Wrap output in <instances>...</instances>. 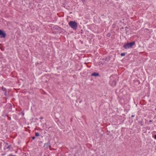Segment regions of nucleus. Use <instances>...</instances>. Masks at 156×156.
<instances>
[{
	"label": "nucleus",
	"instance_id": "4",
	"mask_svg": "<svg viewBox=\"0 0 156 156\" xmlns=\"http://www.w3.org/2000/svg\"><path fill=\"white\" fill-rule=\"evenodd\" d=\"M110 84L113 87L115 86L116 85V79H115L113 80H111L110 81Z\"/></svg>",
	"mask_w": 156,
	"mask_h": 156
},
{
	"label": "nucleus",
	"instance_id": "9",
	"mask_svg": "<svg viewBox=\"0 0 156 156\" xmlns=\"http://www.w3.org/2000/svg\"><path fill=\"white\" fill-rule=\"evenodd\" d=\"M110 59V57H107L105 58V60L106 61H108Z\"/></svg>",
	"mask_w": 156,
	"mask_h": 156
},
{
	"label": "nucleus",
	"instance_id": "24",
	"mask_svg": "<svg viewBox=\"0 0 156 156\" xmlns=\"http://www.w3.org/2000/svg\"><path fill=\"white\" fill-rule=\"evenodd\" d=\"M8 119H9V120H11V117H9V118H8Z\"/></svg>",
	"mask_w": 156,
	"mask_h": 156
},
{
	"label": "nucleus",
	"instance_id": "15",
	"mask_svg": "<svg viewBox=\"0 0 156 156\" xmlns=\"http://www.w3.org/2000/svg\"><path fill=\"white\" fill-rule=\"evenodd\" d=\"M111 36V34L110 33H108L107 34V36L108 37H109Z\"/></svg>",
	"mask_w": 156,
	"mask_h": 156
},
{
	"label": "nucleus",
	"instance_id": "11",
	"mask_svg": "<svg viewBox=\"0 0 156 156\" xmlns=\"http://www.w3.org/2000/svg\"><path fill=\"white\" fill-rule=\"evenodd\" d=\"M35 134L36 136H39V133L38 132H36Z\"/></svg>",
	"mask_w": 156,
	"mask_h": 156
},
{
	"label": "nucleus",
	"instance_id": "2",
	"mask_svg": "<svg viewBox=\"0 0 156 156\" xmlns=\"http://www.w3.org/2000/svg\"><path fill=\"white\" fill-rule=\"evenodd\" d=\"M69 25L73 30H76L77 28V23L75 21H70Z\"/></svg>",
	"mask_w": 156,
	"mask_h": 156
},
{
	"label": "nucleus",
	"instance_id": "20",
	"mask_svg": "<svg viewBox=\"0 0 156 156\" xmlns=\"http://www.w3.org/2000/svg\"><path fill=\"white\" fill-rule=\"evenodd\" d=\"M154 138L156 140V134H155L154 136Z\"/></svg>",
	"mask_w": 156,
	"mask_h": 156
},
{
	"label": "nucleus",
	"instance_id": "19",
	"mask_svg": "<svg viewBox=\"0 0 156 156\" xmlns=\"http://www.w3.org/2000/svg\"><path fill=\"white\" fill-rule=\"evenodd\" d=\"M8 156H16L15 155H13L12 154H10L9 155H8Z\"/></svg>",
	"mask_w": 156,
	"mask_h": 156
},
{
	"label": "nucleus",
	"instance_id": "1",
	"mask_svg": "<svg viewBox=\"0 0 156 156\" xmlns=\"http://www.w3.org/2000/svg\"><path fill=\"white\" fill-rule=\"evenodd\" d=\"M135 44V41L127 43L126 44H125L123 46V48L125 49H128L129 48H132L133 46Z\"/></svg>",
	"mask_w": 156,
	"mask_h": 156
},
{
	"label": "nucleus",
	"instance_id": "8",
	"mask_svg": "<svg viewBox=\"0 0 156 156\" xmlns=\"http://www.w3.org/2000/svg\"><path fill=\"white\" fill-rule=\"evenodd\" d=\"M76 103H80L82 102V100L80 99V98H79L77 99L76 100Z\"/></svg>",
	"mask_w": 156,
	"mask_h": 156
},
{
	"label": "nucleus",
	"instance_id": "7",
	"mask_svg": "<svg viewBox=\"0 0 156 156\" xmlns=\"http://www.w3.org/2000/svg\"><path fill=\"white\" fill-rule=\"evenodd\" d=\"M91 76H99V74L98 73L94 72L92 73Z\"/></svg>",
	"mask_w": 156,
	"mask_h": 156
},
{
	"label": "nucleus",
	"instance_id": "28",
	"mask_svg": "<svg viewBox=\"0 0 156 156\" xmlns=\"http://www.w3.org/2000/svg\"><path fill=\"white\" fill-rule=\"evenodd\" d=\"M4 150H5V148H4Z\"/></svg>",
	"mask_w": 156,
	"mask_h": 156
},
{
	"label": "nucleus",
	"instance_id": "3",
	"mask_svg": "<svg viewBox=\"0 0 156 156\" xmlns=\"http://www.w3.org/2000/svg\"><path fill=\"white\" fill-rule=\"evenodd\" d=\"M6 36L5 32L2 30L0 29V38H5Z\"/></svg>",
	"mask_w": 156,
	"mask_h": 156
},
{
	"label": "nucleus",
	"instance_id": "6",
	"mask_svg": "<svg viewBox=\"0 0 156 156\" xmlns=\"http://www.w3.org/2000/svg\"><path fill=\"white\" fill-rule=\"evenodd\" d=\"M138 122V123H139V124H140L141 126H143L144 125V121L143 119H141L140 120H139Z\"/></svg>",
	"mask_w": 156,
	"mask_h": 156
},
{
	"label": "nucleus",
	"instance_id": "10",
	"mask_svg": "<svg viewBox=\"0 0 156 156\" xmlns=\"http://www.w3.org/2000/svg\"><path fill=\"white\" fill-rule=\"evenodd\" d=\"M2 90L3 91H5L6 90V89L5 87H2Z\"/></svg>",
	"mask_w": 156,
	"mask_h": 156
},
{
	"label": "nucleus",
	"instance_id": "14",
	"mask_svg": "<svg viewBox=\"0 0 156 156\" xmlns=\"http://www.w3.org/2000/svg\"><path fill=\"white\" fill-rule=\"evenodd\" d=\"M4 95L5 96H6L7 95V90H6L5 91H4Z\"/></svg>",
	"mask_w": 156,
	"mask_h": 156
},
{
	"label": "nucleus",
	"instance_id": "21",
	"mask_svg": "<svg viewBox=\"0 0 156 156\" xmlns=\"http://www.w3.org/2000/svg\"><path fill=\"white\" fill-rule=\"evenodd\" d=\"M43 119V117H41V116L40 117V119Z\"/></svg>",
	"mask_w": 156,
	"mask_h": 156
},
{
	"label": "nucleus",
	"instance_id": "22",
	"mask_svg": "<svg viewBox=\"0 0 156 156\" xmlns=\"http://www.w3.org/2000/svg\"><path fill=\"white\" fill-rule=\"evenodd\" d=\"M152 122V120H150L149 121V122Z\"/></svg>",
	"mask_w": 156,
	"mask_h": 156
},
{
	"label": "nucleus",
	"instance_id": "12",
	"mask_svg": "<svg viewBox=\"0 0 156 156\" xmlns=\"http://www.w3.org/2000/svg\"><path fill=\"white\" fill-rule=\"evenodd\" d=\"M11 147V145H9L6 148V149H9Z\"/></svg>",
	"mask_w": 156,
	"mask_h": 156
},
{
	"label": "nucleus",
	"instance_id": "23",
	"mask_svg": "<svg viewBox=\"0 0 156 156\" xmlns=\"http://www.w3.org/2000/svg\"><path fill=\"white\" fill-rule=\"evenodd\" d=\"M135 116V115H131V117L133 118Z\"/></svg>",
	"mask_w": 156,
	"mask_h": 156
},
{
	"label": "nucleus",
	"instance_id": "27",
	"mask_svg": "<svg viewBox=\"0 0 156 156\" xmlns=\"http://www.w3.org/2000/svg\"><path fill=\"white\" fill-rule=\"evenodd\" d=\"M6 145H8V143H6Z\"/></svg>",
	"mask_w": 156,
	"mask_h": 156
},
{
	"label": "nucleus",
	"instance_id": "25",
	"mask_svg": "<svg viewBox=\"0 0 156 156\" xmlns=\"http://www.w3.org/2000/svg\"><path fill=\"white\" fill-rule=\"evenodd\" d=\"M101 16H104V14H102V15H101Z\"/></svg>",
	"mask_w": 156,
	"mask_h": 156
},
{
	"label": "nucleus",
	"instance_id": "5",
	"mask_svg": "<svg viewBox=\"0 0 156 156\" xmlns=\"http://www.w3.org/2000/svg\"><path fill=\"white\" fill-rule=\"evenodd\" d=\"M44 147H45L46 148H48V147H50L51 145L50 144V142H48L47 143H45L44 145Z\"/></svg>",
	"mask_w": 156,
	"mask_h": 156
},
{
	"label": "nucleus",
	"instance_id": "17",
	"mask_svg": "<svg viewBox=\"0 0 156 156\" xmlns=\"http://www.w3.org/2000/svg\"><path fill=\"white\" fill-rule=\"evenodd\" d=\"M35 138V137L34 136H33L32 137V140H34Z\"/></svg>",
	"mask_w": 156,
	"mask_h": 156
},
{
	"label": "nucleus",
	"instance_id": "13",
	"mask_svg": "<svg viewBox=\"0 0 156 156\" xmlns=\"http://www.w3.org/2000/svg\"><path fill=\"white\" fill-rule=\"evenodd\" d=\"M125 53H121L120 55L121 56H123L125 55Z\"/></svg>",
	"mask_w": 156,
	"mask_h": 156
},
{
	"label": "nucleus",
	"instance_id": "26",
	"mask_svg": "<svg viewBox=\"0 0 156 156\" xmlns=\"http://www.w3.org/2000/svg\"><path fill=\"white\" fill-rule=\"evenodd\" d=\"M81 44H83V41H81Z\"/></svg>",
	"mask_w": 156,
	"mask_h": 156
},
{
	"label": "nucleus",
	"instance_id": "16",
	"mask_svg": "<svg viewBox=\"0 0 156 156\" xmlns=\"http://www.w3.org/2000/svg\"><path fill=\"white\" fill-rule=\"evenodd\" d=\"M5 154H6V153H3L1 155L2 156H4V155H5Z\"/></svg>",
	"mask_w": 156,
	"mask_h": 156
},
{
	"label": "nucleus",
	"instance_id": "18",
	"mask_svg": "<svg viewBox=\"0 0 156 156\" xmlns=\"http://www.w3.org/2000/svg\"><path fill=\"white\" fill-rule=\"evenodd\" d=\"M83 3L84 4L86 0H81Z\"/></svg>",
	"mask_w": 156,
	"mask_h": 156
}]
</instances>
